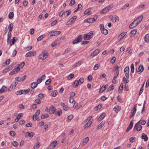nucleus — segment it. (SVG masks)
<instances>
[{"mask_svg": "<svg viewBox=\"0 0 149 149\" xmlns=\"http://www.w3.org/2000/svg\"><path fill=\"white\" fill-rule=\"evenodd\" d=\"M49 116L48 114H42L41 116V118L43 119L45 118H47L49 117Z\"/></svg>", "mask_w": 149, "mask_h": 149, "instance_id": "obj_30", "label": "nucleus"}, {"mask_svg": "<svg viewBox=\"0 0 149 149\" xmlns=\"http://www.w3.org/2000/svg\"><path fill=\"white\" fill-rule=\"evenodd\" d=\"M13 145L15 147H17L18 146V143L15 141H14L12 142Z\"/></svg>", "mask_w": 149, "mask_h": 149, "instance_id": "obj_46", "label": "nucleus"}, {"mask_svg": "<svg viewBox=\"0 0 149 149\" xmlns=\"http://www.w3.org/2000/svg\"><path fill=\"white\" fill-rule=\"evenodd\" d=\"M89 139L88 137H86L83 140V144L84 145L86 144L88 142Z\"/></svg>", "mask_w": 149, "mask_h": 149, "instance_id": "obj_26", "label": "nucleus"}, {"mask_svg": "<svg viewBox=\"0 0 149 149\" xmlns=\"http://www.w3.org/2000/svg\"><path fill=\"white\" fill-rule=\"evenodd\" d=\"M135 137H132L130 138V141L132 143H133L135 141Z\"/></svg>", "mask_w": 149, "mask_h": 149, "instance_id": "obj_44", "label": "nucleus"}, {"mask_svg": "<svg viewBox=\"0 0 149 149\" xmlns=\"http://www.w3.org/2000/svg\"><path fill=\"white\" fill-rule=\"evenodd\" d=\"M99 64H95L93 68V70H97L99 68Z\"/></svg>", "mask_w": 149, "mask_h": 149, "instance_id": "obj_45", "label": "nucleus"}, {"mask_svg": "<svg viewBox=\"0 0 149 149\" xmlns=\"http://www.w3.org/2000/svg\"><path fill=\"white\" fill-rule=\"evenodd\" d=\"M102 107V106L101 104H99L95 107L97 108L95 110L96 111H97L98 110L100 109Z\"/></svg>", "mask_w": 149, "mask_h": 149, "instance_id": "obj_57", "label": "nucleus"}, {"mask_svg": "<svg viewBox=\"0 0 149 149\" xmlns=\"http://www.w3.org/2000/svg\"><path fill=\"white\" fill-rule=\"evenodd\" d=\"M113 89H114L113 86V85H111L109 87L107 91H108V92H109V91H110L111 90H113Z\"/></svg>", "mask_w": 149, "mask_h": 149, "instance_id": "obj_42", "label": "nucleus"}, {"mask_svg": "<svg viewBox=\"0 0 149 149\" xmlns=\"http://www.w3.org/2000/svg\"><path fill=\"white\" fill-rule=\"evenodd\" d=\"M22 93H23L22 94H25L27 93H28L30 91V89H28L27 90H22Z\"/></svg>", "mask_w": 149, "mask_h": 149, "instance_id": "obj_31", "label": "nucleus"}, {"mask_svg": "<svg viewBox=\"0 0 149 149\" xmlns=\"http://www.w3.org/2000/svg\"><path fill=\"white\" fill-rule=\"evenodd\" d=\"M138 24L136 22V20H134L130 25L129 28L131 29H133L136 27Z\"/></svg>", "mask_w": 149, "mask_h": 149, "instance_id": "obj_8", "label": "nucleus"}, {"mask_svg": "<svg viewBox=\"0 0 149 149\" xmlns=\"http://www.w3.org/2000/svg\"><path fill=\"white\" fill-rule=\"evenodd\" d=\"M117 20L118 21L119 20V18L118 16L116 15H114L112 17L111 20L113 22H116Z\"/></svg>", "mask_w": 149, "mask_h": 149, "instance_id": "obj_18", "label": "nucleus"}, {"mask_svg": "<svg viewBox=\"0 0 149 149\" xmlns=\"http://www.w3.org/2000/svg\"><path fill=\"white\" fill-rule=\"evenodd\" d=\"M18 82H16L15 81H13L12 84H11V85L10 87V89H9V90L11 89H13L16 86Z\"/></svg>", "mask_w": 149, "mask_h": 149, "instance_id": "obj_12", "label": "nucleus"}, {"mask_svg": "<svg viewBox=\"0 0 149 149\" xmlns=\"http://www.w3.org/2000/svg\"><path fill=\"white\" fill-rule=\"evenodd\" d=\"M60 33L61 31H51L49 33L51 34L50 36L58 35L60 34Z\"/></svg>", "mask_w": 149, "mask_h": 149, "instance_id": "obj_9", "label": "nucleus"}, {"mask_svg": "<svg viewBox=\"0 0 149 149\" xmlns=\"http://www.w3.org/2000/svg\"><path fill=\"white\" fill-rule=\"evenodd\" d=\"M95 21V19L93 18H90L85 20V22H88L89 23H93Z\"/></svg>", "mask_w": 149, "mask_h": 149, "instance_id": "obj_10", "label": "nucleus"}, {"mask_svg": "<svg viewBox=\"0 0 149 149\" xmlns=\"http://www.w3.org/2000/svg\"><path fill=\"white\" fill-rule=\"evenodd\" d=\"M22 90H20L19 91H17L15 92V94L17 95H20L22 94Z\"/></svg>", "mask_w": 149, "mask_h": 149, "instance_id": "obj_59", "label": "nucleus"}, {"mask_svg": "<svg viewBox=\"0 0 149 149\" xmlns=\"http://www.w3.org/2000/svg\"><path fill=\"white\" fill-rule=\"evenodd\" d=\"M77 17L76 16H74L72 17L67 22V24L69 25L71 24L72 22H74L75 19H76Z\"/></svg>", "mask_w": 149, "mask_h": 149, "instance_id": "obj_6", "label": "nucleus"}, {"mask_svg": "<svg viewBox=\"0 0 149 149\" xmlns=\"http://www.w3.org/2000/svg\"><path fill=\"white\" fill-rule=\"evenodd\" d=\"M26 78V76L25 75L22 78H19V80H18V81H23L25 80Z\"/></svg>", "mask_w": 149, "mask_h": 149, "instance_id": "obj_34", "label": "nucleus"}, {"mask_svg": "<svg viewBox=\"0 0 149 149\" xmlns=\"http://www.w3.org/2000/svg\"><path fill=\"white\" fill-rule=\"evenodd\" d=\"M57 141H54L52 142L49 146V148L50 149H53L56 145Z\"/></svg>", "mask_w": 149, "mask_h": 149, "instance_id": "obj_7", "label": "nucleus"}, {"mask_svg": "<svg viewBox=\"0 0 149 149\" xmlns=\"http://www.w3.org/2000/svg\"><path fill=\"white\" fill-rule=\"evenodd\" d=\"M104 125V123L102 122L98 126V128L99 129H100Z\"/></svg>", "mask_w": 149, "mask_h": 149, "instance_id": "obj_61", "label": "nucleus"}, {"mask_svg": "<svg viewBox=\"0 0 149 149\" xmlns=\"http://www.w3.org/2000/svg\"><path fill=\"white\" fill-rule=\"evenodd\" d=\"M17 52L16 50L14 49L13 50V52L12 54V57H13L15 56Z\"/></svg>", "mask_w": 149, "mask_h": 149, "instance_id": "obj_53", "label": "nucleus"}, {"mask_svg": "<svg viewBox=\"0 0 149 149\" xmlns=\"http://www.w3.org/2000/svg\"><path fill=\"white\" fill-rule=\"evenodd\" d=\"M56 109L53 105H51L49 109V112L50 114H53L54 113Z\"/></svg>", "mask_w": 149, "mask_h": 149, "instance_id": "obj_11", "label": "nucleus"}, {"mask_svg": "<svg viewBox=\"0 0 149 149\" xmlns=\"http://www.w3.org/2000/svg\"><path fill=\"white\" fill-rule=\"evenodd\" d=\"M19 107L20 109H24V106L21 104H19Z\"/></svg>", "mask_w": 149, "mask_h": 149, "instance_id": "obj_63", "label": "nucleus"}, {"mask_svg": "<svg viewBox=\"0 0 149 149\" xmlns=\"http://www.w3.org/2000/svg\"><path fill=\"white\" fill-rule=\"evenodd\" d=\"M141 139H144L145 141H147L148 140V137L147 135L145 133H143L142 134Z\"/></svg>", "mask_w": 149, "mask_h": 149, "instance_id": "obj_19", "label": "nucleus"}, {"mask_svg": "<svg viewBox=\"0 0 149 149\" xmlns=\"http://www.w3.org/2000/svg\"><path fill=\"white\" fill-rule=\"evenodd\" d=\"M134 122H133V120H132L130 122V123L128 127L129 128V129H131L133 125Z\"/></svg>", "mask_w": 149, "mask_h": 149, "instance_id": "obj_32", "label": "nucleus"}, {"mask_svg": "<svg viewBox=\"0 0 149 149\" xmlns=\"http://www.w3.org/2000/svg\"><path fill=\"white\" fill-rule=\"evenodd\" d=\"M136 32H137L136 30L135 29H134L131 31V33L133 35V36H134L136 34Z\"/></svg>", "mask_w": 149, "mask_h": 149, "instance_id": "obj_51", "label": "nucleus"}, {"mask_svg": "<svg viewBox=\"0 0 149 149\" xmlns=\"http://www.w3.org/2000/svg\"><path fill=\"white\" fill-rule=\"evenodd\" d=\"M119 74V72H118V71H116V73L114 75V76L113 77V78L114 79H116L117 77H118Z\"/></svg>", "mask_w": 149, "mask_h": 149, "instance_id": "obj_60", "label": "nucleus"}, {"mask_svg": "<svg viewBox=\"0 0 149 149\" xmlns=\"http://www.w3.org/2000/svg\"><path fill=\"white\" fill-rule=\"evenodd\" d=\"M36 55V52L35 51H30L27 53L25 55L26 57L29 56H33Z\"/></svg>", "mask_w": 149, "mask_h": 149, "instance_id": "obj_4", "label": "nucleus"}, {"mask_svg": "<svg viewBox=\"0 0 149 149\" xmlns=\"http://www.w3.org/2000/svg\"><path fill=\"white\" fill-rule=\"evenodd\" d=\"M48 54L46 52L42 54H40L39 56V58L42 60H44L47 58L48 56Z\"/></svg>", "mask_w": 149, "mask_h": 149, "instance_id": "obj_2", "label": "nucleus"}, {"mask_svg": "<svg viewBox=\"0 0 149 149\" xmlns=\"http://www.w3.org/2000/svg\"><path fill=\"white\" fill-rule=\"evenodd\" d=\"M60 105L63 108V110L65 111H67L68 109V107L65 105V104L63 102H61Z\"/></svg>", "mask_w": 149, "mask_h": 149, "instance_id": "obj_17", "label": "nucleus"}, {"mask_svg": "<svg viewBox=\"0 0 149 149\" xmlns=\"http://www.w3.org/2000/svg\"><path fill=\"white\" fill-rule=\"evenodd\" d=\"M92 123V122L91 121H90L89 123H87L85 125L84 128H85L86 127H88L89 126H90Z\"/></svg>", "mask_w": 149, "mask_h": 149, "instance_id": "obj_48", "label": "nucleus"}, {"mask_svg": "<svg viewBox=\"0 0 149 149\" xmlns=\"http://www.w3.org/2000/svg\"><path fill=\"white\" fill-rule=\"evenodd\" d=\"M105 113H102L99 117V120H101L105 116Z\"/></svg>", "mask_w": 149, "mask_h": 149, "instance_id": "obj_47", "label": "nucleus"}, {"mask_svg": "<svg viewBox=\"0 0 149 149\" xmlns=\"http://www.w3.org/2000/svg\"><path fill=\"white\" fill-rule=\"evenodd\" d=\"M123 84L121 83L119 87V89L118 90V91H119L120 90H122L123 91Z\"/></svg>", "mask_w": 149, "mask_h": 149, "instance_id": "obj_55", "label": "nucleus"}, {"mask_svg": "<svg viewBox=\"0 0 149 149\" xmlns=\"http://www.w3.org/2000/svg\"><path fill=\"white\" fill-rule=\"evenodd\" d=\"M91 13V10L89 9H87L84 12V14L85 15H89Z\"/></svg>", "mask_w": 149, "mask_h": 149, "instance_id": "obj_27", "label": "nucleus"}, {"mask_svg": "<svg viewBox=\"0 0 149 149\" xmlns=\"http://www.w3.org/2000/svg\"><path fill=\"white\" fill-rule=\"evenodd\" d=\"M137 106V105L136 104H135L134 105V108L132 110V111H133L132 113V116H134L136 113V111Z\"/></svg>", "mask_w": 149, "mask_h": 149, "instance_id": "obj_21", "label": "nucleus"}, {"mask_svg": "<svg viewBox=\"0 0 149 149\" xmlns=\"http://www.w3.org/2000/svg\"><path fill=\"white\" fill-rule=\"evenodd\" d=\"M101 31L102 33L104 35H106L108 33V30L104 28H103L102 29H101Z\"/></svg>", "mask_w": 149, "mask_h": 149, "instance_id": "obj_25", "label": "nucleus"}, {"mask_svg": "<svg viewBox=\"0 0 149 149\" xmlns=\"http://www.w3.org/2000/svg\"><path fill=\"white\" fill-rule=\"evenodd\" d=\"M106 88V86L105 85H104L102 86L100 88L99 90V92L100 93H102L104 91Z\"/></svg>", "mask_w": 149, "mask_h": 149, "instance_id": "obj_24", "label": "nucleus"}, {"mask_svg": "<svg viewBox=\"0 0 149 149\" xmlns=\"http://www.w3.org/2000/svg\"><path fill=\"white\" fill-rule=\"evenodd\" d=\"M143 18V16L141 15L138 17L136 19L134 20H136V22L138 24L141 21Z\"/></svg>", "mask_w": 149, "mask_h": 149, "instance_id": "obj_13", "label": "nucleus"}, {"mask_svg": "<svg viewBox=\"0 0 149 149\" xmlns=\"http://www.w3.org/2000/svg\"><path fill=\"white\" fill-rule=\"evenodd\" d=\"M126 34L125 33H123L120 34L119 36L118 37V38H120V40H121L125 36Z\"/></svg>", "mask_w": 149, "mask_h": 149, "instance_id": "obj_28", "label": "nucleus"}, {"mask_svg": "<svg viewBox=\"0 0 149 149\" xmlns=\"http://www.w3.org/2000/svg\"><path fill=\"white\" fill-rule=\"evenodd\" d=\"M65 13L63 11H62L61 12H60L59 14V17H62L63 15H65Z\"/></svg>", "mask_w": 149, "mask_h": 149, "instance_id": "obj_58", "label": "nucleus"}, {"mask_svg": "<svg viewBox=\"0 0 149 149\" xmlns=\"http://www.w3.org/2000/svg\"><path fill=\"white\" fill-rule=\"evenodd\" d=\"M51 81L52 80L51 79H47L46 81L45 84L47 85L49 84L51 82Z\"/></svg>", "mask_w": 149, "mask_h": 149, "instance_id": "obj_56", "label": "nucleus"}, {"mask_svg": "<svg viewBox=\"0 0 149 149\" xmlns=\"http://www.w3.org/2000/svg\"><path fill=\"white\" fill-rule=\"evenodd\" d=\"M15 73H16L19 72L20 70V68L19 67H17V68H15L13 70Z\"/></svg>", "mask_w": 149, "mask_h": 149, "instance_id": "obj_38", "label": "nucleus"}, {"mask_svg": "<svg viewBox=\"0 0 149 149\" xmlns=\"http://www.w3.org/2000/svg\"><path fill=\"white\" fill-rule=\"evenodd\" d=\"M81 64V61H78L77 62L75 65H74V68L80 65Z\"/></svg>", "mask_w": 149, "mask_h": 149, "instance_id": "obj_49", "label": "nucleus"}, {"mask_svg": "<svg viewBox=\"0 0 149 149\" xmlns=\"http://www.w3.org/2000/svg\"><path fill=\"white\" fill-rule=\"evenodd\" d=\"M79 84V81L77 80H75L73 84V85L75 84L74 86V87H76Z\"/></svg>", "mask_w": 149, "mask_h": 149, "instance_id": "obj_35", "label": "nucleus"}, {"mask_svg": "<svg viewBox=\"0 0 149 149\" xmlns=\"http://www.w3.org/2000/svg\"><path fill=\"white\" fill-rule=\"evenodd\" d=\"M145 41L147 43L149 42V33L147 34L144 38Z\"/></svg>", "mask_w": 149, "mask_h": 149, "instance_id": "obj_23", "label": "nucleus"}, {"mask_svg": "<svg viewBox=\"0 0 149 149\" xmlns=\"http://www.w3.org/2000/svg\"><path fill=\"white\" fill-rule=\"evenodd\" d=\"M7 87L4 86H3L0 89V93H2L4 92L5 91H6L7 90Z\"/></svg>", "mask_w": 149, "mask_h": 149, "instance_id": "obj_20", "label": "nucleus"}, {"mask_svg": "<svg viewBox=\"0 0 149 149\" xmlns=\"http://www.w3.org/2000/svg\"><path fill=\"white\" fill-rule=\"evenodd\" d=\"M44 37V35H41L39 36L37 39V41H40Z\"/></svg>", "mask_w": 149, "mask_h": 149, "instance_id": "obj_36", "label": "nucleus"}, {"mask_svg": "<svg viewBox=\"0 0 149 149\" xmlns=\"http://www.w3.org/2000/svg\"><path fill=\"white\" fill-rule=\"evenodd\" d=\"M93 36V32L92 31H91L87 34L84 35L83 38L85 40H88L92 38Z\"/></svg>", "mask_w": 149, "mask_h": 149, "instance_id": "obj_1", "label": "nucleus"}, {"mask_svg": "<svg viewBox=\"0 0 149 149\" xmlns=\"http://www.w3.org/2000/svg\"><path fill=\"white\" fill-rule=\"evenodd\" d=\"M82 6L80 4H79L78 5V7L77 8V9L78 10H80L82 8Z\"/></svg>", "mask_w": 149, "mask_h": 149, "instance_id": "obj_64", "label": "nucleus"}, {"mask_svg": "<svg viewBox=\"0 0 149 149\" xmlns=\"http://www.w3.org/2000/svg\"><path fill=\"white\" fill-rule=\"evenodd\" d=\"M109 10V8H108L107 7H105L100 12L101 13H107L108 11Z\"/></svg>", "mask_w": 149, "mask_h": 149, "instance_id": "obj_22", "label": "nucleus"}, {"mask_svg": "<svg viewBox=\"0 0 149 149\" xmlns=\"http://www.w3.org/2000/svg\"><path fill=\"white\" fill-rule=\"evenodd\" d=\"M144 70V68L143 66L142 65H141L139 66L137 72L139 74H140Z\"/></svg>", "mask_w": 149, "mask_h": 149, "instance_id": "obj_14", "label": "nucleus"}, {"mask_svg": "<svg viewBox=\"0 0 149 149\" xmlns=\"http://www.w3.org/2000/svg\"><path fill=\"white\" fill-rule=\"evenodd\" d=\"M82 36L81 35H79L75 40L73 42V44H75L81 42L82 39Z\"/></svg>", "mask_w": 149, "mask_h": 149, "instance_id": "obj_3", "label": "nucleus"}, {"mask_svg": "<svg viewBox=\"0 0 149 149\" xmlns=\"http://www.w3.org/2000/svg\"><path fill=\"white\" fill-rule=\"evenodd\" d=\"M131 72L133 73L134 72V68L133 64H131Z\"/></svg>", "mask_w": 149, "mask_h": 149, "instance_id": "obj_37", "label": "nucleus"}, {"mask_svg": "<svg viewBox=\"0 0 149 149\" xmlns=\"http://www.w3.org/2000/svg\"><path fill=\"white\" fill-rule=\"evenodd\" d=\"M38 86L36 82H33L31 84V87L32 89L35 88Z\"/></svg>", "mask_w": 149, "mask_h": 149, "instance_id": "obj_29", "label": "nucleus"}, {"mask_svg": "<svg viewBox=\"0 0 149 149\" xmlns=\"http://www.w3.org/2000/svg\"><path fill=\"white\" fill-rule=\"evenodd\" d=\"M57 91H54L53 92V93H52L51 94L52 96L54 97H55L57 95Z\"/></svg>", "mask_w": 149, "mask_h": 149, "instance_id": "obj_52", "label": "nucleus"}, {"mask_svg": "<svg viewBox=\"0 0 149 149\" xmlns=\"http://www.w3.org/2000/svg\"><path fill=\"white\" fill-rule=\"evenodd\" d=\"M23 113H21L18 114L17 116V121H18L19 119L22 117L23 116Z\"/></svg>", "mask_w": 149, "mask_h": 149, "instance_id": "obj_39", "label": "nucleus"}, {"mask_svg": "<svg viewBox=\"0 0 149 149\" xmlns=\"http://www.w3.org/2000/svg\"><path fill=\"white\" fill-rule=\"evenodd\" d=\"M142 128V127L140 125H137V124H135L134 127V129H136L137 131H140Z\"/></svg>", "mask_w": 149, "mask_h": 149, "instance_id": "obj_16", "label": "nucleus"}, {"mask_svg": "<svg viewBox=\"0 0 149 149\" xmlns=\"http://www.w3.org/2000/svg\"><path fill=\"white\" fill-rule=\"evenodd\" d=\"M65 13V17H67L68 16L70 13H71V11L70 10H69L68 11H66Z\"/></svg>", "mask_w": 149, "mask_h": 149, "instance_id": "obj_43", "label": "nucleus"}, {"mask_svg": "<svg viewBox=\"0 0 149 149\" xmlns=\"http://www.w3.org/2000/svg\"><path fill=\"white\" fill-rule=\"evenodd\" d=\"M100 52V50L99 49H95L93 52H92L91 54V56H94Z\"/></svg>", "mask_w": 149, "mask_h": 149, "instance_id": "obj_15", "label": "nucleus"}, {"mask_svg": "<svg viewBox=\"0 0 149 149\" xmlns=\"http://www.w3.org/2000/svg\"><path fill=\"white\" fill-rule=\"evenodd\" d=\"M40 143L39 142H38L36 144V145H34L33 146V148H36H36H39L40 146Z\"/></svg>", "mask_w": 149, "mask_h": 149, "instance_id": "obj_41", "label": "nucleus"}, {"mask_svg": "<svg viewBox=\"0 0 149 149\" xmlns=\"http://www.w3.org/2000/svg\"><path fill=\"white\" fill-rule=\"evenodd\" d=\"M129 68L126 67L124 69V71L125 76L128 79L129 77Z\"/></svg>", "mask_w": 149, "mask_h": 149, "instance_id": "obj_5", "label": "nucleus"}, {"mask_svg": "<svg viewBox=\"0 0 149 149\" xmlns=\"http://www.w3.org/2000/svg\"><path fill=\"white\" fill-rule=\"evenodd\" d=\"M13 26V25L12 23L10 24L9 25L8 28H9V31L10 32H11L12 31Z\"/></svg>", "mask_w": 149, "mask_h": 149, "instance_id": "obj_40", "label": "nucleus"}, {"mask_svg": "<svg viewBox=\"0 0 149 149\" xmlns=\"http://www.w3.org/2000/svg\"><path fill=\"white\" fill-rule=\"evenodd\" d=\"M73 118V115L72 114L69 115L67 118V119L69 120H71Z\"/></svg>", "mask_w": 149, "mask_h": 149, "instance_id": "obj_50", "label": "nucleus"}, {"mask_svg": "<svg viewBox=\"0 0 149 149\" xmlns=\"http://www.w3.org/2000/svg\"><path fill=\"white\" fill-rule=\"evenodd\" d=\"M74 74H73L72 73V74H70L69 75L68 78L69 79H70L73 78L74 77Z\"/></svg>", "mask_w": 149, "mask_h": 149, "instance_id": "obj_54", "label": "nucleus"}, {"mask_svg": "<svg viewBox=\"0 0 149 149\" xmlns=\"http://www.w3.org/2000/svg\"><path fill=\"white\" fill-rule=\"evenodd\" d=\"M14 16V13L13 12H11L8 15V17L10 19H12Z\"/></svg>", "mask_w": 149, "mask_h": 149, "instance_id": "obj_33", "label": "nucleus"}, {"mask_svg": "<svg viewBox=\"0 0 149 149\" xmlns=\"http://www.w3.org/2000/svg\"><path fill=\"white\" fill-rule=\"evenodd\" d=\"M62 113V111L61 109H59L58 111L56 114L58 115V116H60ZM56 114V113H55Z\"/></svg>", "mask_w": 149, "mask_h": 149, "instance_id": "obj_62", "label": "nucleus"}]
</instances>
